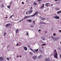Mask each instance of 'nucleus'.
I'll list each match as a JSON object with an SVG mask.
<instances>
[{
	"label": "nucleus",
	"instance_id": "obj_9",
	"mask_svg": "<svg viewBox=\"0 0 61 61\" xmlns=\"http://www.w3.org/2000/svg\"><path fill=\"white\" fill-rule=\"evenodd\" d=\"M46 6L47 7L49 6V3H47L45 4Z\"/></svg>",
	"mask_w": 61,
	"mask_h": 61
},
{
	"label": "nucleus",
	"instance_id": "obj_59",
	"mask_svg": "<svg viewBox=\"0 0 61 61\" xmlns=\"http://www.w3.org/2000/svg\"><path fill=\"white\" fill-rule=\"evenodd\" d=\"M20 56V57H21V56Z\"/></svg>",
	"mask_w": 61,
	"mask_h": 61
},
{
	"label": "nucleus",
	"instance_id": "obj_40",
	"mask_svg": "<svg viewBox=\"0 0 61 61\" xmlns=\"http://www.w3.org/2000/svg\"><path fill=\"white\" fill-rule=\"evenodd\" d=\"M33 24H35V21H33Z\"/></svg>",
	"mask_w": 61,
	"mask_h": 61
},
{
	"label": "nucleus",
	"instance_id": "obj_63",
	"mask_svg": "<svg viewBox=\"0 0 61 61\" xmlns=\"http://www.w3.org/2000/svg\"><path fill=\"white\" fill-rule=\"evenodd\" d=\"M10 58H11V57H10Z\"/></svg>",
	"mask_w": 61,
	"mask_h": 61
},
{
	"label": "nucleus",
	"instance_id": "obj_31",
	"mask_svg": "<svg viewBox=\"0 0 61 61\" xmlns=\"http://www.w3.org/2000/svg\"><path fill=\"white\" fill-rule=\"evenodd\" d=\"M46 44H43L41 45V46H46Z\"/></svg>",
	"mask_w": 61,
	"mask_h": 61
},
{
	"label": "nucleus",
	"instance_id": "obj_3",
	"mask_svg": "<svg viewBox=\"0 0 61 61\" xmlns=\"http://www.w3.org/2000/svg\"><path fill=\"white\" fill-rule=\"evenodd\" d=\"M58 55H57V53L56 52L55 53L54 55V57L55 58H57Z\"/></svg>",
	"mask_w": 61,
	"mask_h": 61
},
{
	"label": "nucleus",
	"instance_id": "obj_13",
	"mask_svg": "<svg viewBox=\"0 0 61 61\" xmlns=\"http://www.w3.org/2000/svg\"><path fill=\"white\" fill-rule=\"evenodd\" d=\"M41 57L42 56L40 55L38 57V59H40L41 58Z\"/></svg>",
	"mask_w": 61,
	"mask_h": 61
},
{
	"label": "nucleus",
	"instance_id": "obj_36",
	"mask_svg": "<svg viewBox=\"0 0 61 61\" xmlns=\"http://www.w3.org/2000/svg\"><path fill=\"white\" fill-rule=\"evenodd\" d=\"M13 16L14 15H11L10 17V18L12 19V16Z\"/></svg>",
	"mask_w": 61,
	"mask_h": 61
},
{
	"label": "nucleus",
	"instance_id": "obj_56",
	"mask_svg": "<svg viewBox=\"0 0 61 61\" xmlns=\"http://www.w3.org/2000/svg\"><path fill=\"white\" fill-rule=\"evenodd\" d=\"M55 1H57V0H54Z\"/></svg>",
	"mask_w": 61,
	"mask_h": 61
},
{
	"label": "nucleus",
	"instance_id": "obj_37",
	"mask_svg": "<svg viewBox=\"0 0 61 61\" xmlns=\"http://www.w3.org/2000/svg\"><path fill=\"white\" fill-rule=\"evenodd\" d=\"M21 3H22V4L23 5H24V4H25V3H24V2H22Z\"/></svg>",
	"mask_w": 61,
	"mask_h": 61
},
{
	"label": "nucleus",
	"instance_id": "obj_57",
	"mask_svg": "<svg viewBox=\"0 0 61 61\" xmlns=\"http://www.w3.org/2000/svg\"><path fill=\"white\" fill-rule=\"evenodd\" d=\"M41 48H42V49H43V46Z\"/></svg>",
	"mask_w": 61,
	"mask_h": 61
},
{
	"label": "nucleus",
	"instance_id": "obj_47",
	"mask_svg": "<svg viewBox=\"0 0 61 61\" xmlns=\"http://www.w3.org/2000/svg\"><path fill=\"white\" fill-rule=\"evenodd\" d=\"M16 45L17 46H18V43H17V44Z\"/></svg>",
	"mask_w": 61,
	"mask_h": 61
},
{
	"label": "nucleus",
	"instance_id": "obj_12",
	"mask_svg": "<svg viewBox=\"0 0 61 61\" xmlns=\"http://www.w3.org/2000/svg\"><path fill=\"white\" fill-rule=\"evenodd\" d=\"M33 11V10H29V13H32Z\"/></svg>",
	"mask_w": 61,
	"mask_h": 61
},
{
	"label": "nucleus",
	"instance_id": "obj_33",
	"mask_svg": "<svg viewBox=\"0 0 61 61\" xmlns=\"http://www.w3.org/2000/svg\"><path fill=\"white\" fill-rule=\"evenodd\" d=\"M51 38H52V39H54L55 38V37L52 36L51 37Z\"/></svg>",
	"mask_w": 61,
	"mask_h": 61
},
{
	"label": "nucleus",
	"instance_id": "obj_26",
	"mask_svg": "<svg viewBox=\"0 0 61 61\" xmlns=\"http://www.w3.org/2000/svg\"><path fill=\"white\" fill-rule=\"evenodd\" d=\"M41 38L42 39V40H44V41L46 40V39H45L43 38Z\"/></svg>",
	"mask_w": 61,
	"mask_h": 61
},
{
	"label": "nucleus",
	"instance_id": "obj_1",
	"mask_svg": "<svg viewBox=\"0 0 61 61\" xmlns=\"http://www.w3.org/2000/svg\"><path fill=\"white\" fill-rule=\"evenodd\" d=\"M39 13V12L38 11H37L35 13L34 15H32L25 16L24 17L23 19H26L27 18H29L30 17V16H31V17L35 16V15H37V14H38Z\"/></svg>",
	"mask_w": 61,
	"mask_h": 61
},
{
	"label": "nucleus",
	"instance_id": "obj_38",
	"mask_svg": "<svg viewBox=\"0 0 61 61\" xmlns=\"http://www.w3.org/2000/svg\"><path fill=\"white\" fill-rule=\"evenodd\" d=\"M32 52H34V53H35V54H36V52L35 51H33Z\"/></svg>",
	"mask_w": 61,
	"mask_h": 61
},
{
	"label": "nucleus",
	"instance_id": "obj_61",
	"mask_svg": "<svg viewBox=\"0 0 61 61\" xmlns=\"http://www.w3.org/2000/svg\"><path fill=\"white\" fill-rule=\"evenodd\" d=\"M49 19V18H48L47 19H47Z\"/></svg>",
	"mask_w": 61,
	"mask_h": 61
},
{
	"label": "nucleus",
	"instance_id": "obj_32",
	"mask_svg": "<svg viewBox=\"0 0 61 61\" xmlns=\"http://www.w3.org/2000/svg\"><path fill=\"white\" fill-rule=\"evenodd\" d=\"M30 50H31L32 51H33V50L32 49V48H30Z\"/></svg>",
	"mask_w": 61,
	"mask_h": 61
},
{
	"label": "nucleus",
	"instance_id": "obj_17",
	"mask_svg": "<svg viewBox=\"0 0 61 61\" xmlns=\"http://www.w3.org/2000/svg\"><path fill=\"white\" fill-rule=\"evenodd\" d=\"M29 54L30 55L32 56V55H33V52H30Z\"/></svg>",
	"mask_w": 61,
	"mask_h": 61
},
{
	"label": "nucleus",
	"instance_id": "obj_53",
	"mask_svg": "<svg viewBox=\"0 0 61 61\" xmlns=\"http://www.w3.org/2000/svg\"><path fill=\"white\" fill-rule=\"evenodd\" d=\"M60 58H61V54L60 55Z\"/></svg>",
	"mask_w": 61,
	"mask_h": 61
},
{
	"label": "nucleus",
	"instance_id": "obj_30",
	"mask_svg": "<svg viewBox=\"0 0 61 61\" xmlns=\"http://www.w3.org/2000/svg\"><path fill=\"white\" fill-rule=\"evenodd\" d=\"M31 8H30V10H32L33 9V7H31Z\"/></svg>",
	"mask_w": 61,
	"mask_h": 61
},
{
	"label": "nucleus",
	"instance_id": "obj_60",
	"mask_svg": "<svg viewBox=\"0 0 61 61\" xmlns=\"http://www.w3.org/2000/svg\"><path fill=\"white\" fill-rule=\"evenodd\" d=\"M39 4H41V2H39Z\"/></svg>",
	"mask_w": 61,
	"mask_h": 61
},
{
	"label": "nucleus",
	"instance_id": "obj_54",
	"mask_svg": "<svg viewBox=\"0 0 61 61\" xmlns=\"http://www.w3.org/2000/svg\"><path fill=\"white\" fill-rule=\"evenodd\" d=\"M41 31V30L40 29L38 30V31Z\"/></svg>",
	"mask_w": 61,
	"mask_h": 61
},
{
	"label": "nucleus",
	"instance_id": "obj_24",
	"mask_svg": "<svg viewBox=\"0 0 61 61\" xmlns=\"http://www.w3.org/2000/svg\"><path fill=\"white\" fill-rule=\"evenodd\" d=\"M7 7L9 9H10V5H8L7 6Z\"/></svg>",
	"mask_w": 61,
	"mask_h": 61
},
{
	"label": "nucleus",
	"instance_id": "obj_28",
	"mask_svg": "<svg viewBox=\"0 0 61 61\" xmlns=\"http://www.w3.org/2000/svg\"><path fill=\"white\" fill-rule=\"evenodd\" d=\"M23 20H24V19H22L21 20H20L19 21V22H21V21H23Z\"/></svg>",
	"mask_w": 61,
	"mask_h": 61
},
{
	"label": "nucleus",
	"instance_id": "obj_27",
	"mask_svg": "<svg viewBox=\"0 0 61 61\" xmlns=\"http://www.w3.org/2000/svg\"><path fill=\"white\" fill-rule=\"evenodd\" d=\"M55 40H57L58 39H57V38L56 37H55Z\"/></svg>",
	"mask_w": 61,
	"mask_h": 61
},
{
	"label": "nucleus",
	"instance_id": "obj_22",
	"mask_svg": "<svg viewBox=\"0 0 61 61\" xmlns=\"http://www.w3.org/2000/svg\"><path fill=\"white\" fill-rule=\"evenodd\" d=\"M6 33L5 32H4V36H6Z\"/></svg>",
	"mask_w": 61,
	"mask_h": 61
},
{
	"label": "nucleus",
	"instance_id": "obj_2",
	"mask_svg": "<svg viewBox=\"0 0 61 61\" xmlns=\"http://www.w3.org/2000/svg\"><path fill=\"white\" fill-rule=\"evenodd\" d=\"M53 17L54 19H58L60 18V17L58 16L57 15L55 16H53Z\"/></svg>",
	"mask_w": 61,
	"mask_h": 61
},
{
	"label": "nucleus",
	"instance_id": "obj_16",
	"mask_svg": "<svg viewBox=\"0 0 61 61\" xmlns=\"http://www.w3.org/2000/svg\"><path fill=\"white\" fill-rule=\"evenodd\" d=\"M18 30L19 29H17L16 30L15 32L16 33H18Z\"/></svg>",
	"mask_w": 61,
	"mask_h": 61
},
{
	"label": "nucleus",
	"instance_id": "obj_23",
	"mask_svg": "<svg viewBox=\"0 0 61 61\" xmlns=\"http://www.w3.org/2000/svg\"><path fill=\"white\" fill-rule=\"evenodd\" d=\"M1 7H2V8H3V7H4V5H3V4L2 5H1Z\"/></svg>",
	"mask_w": 61,
	"mask_h": 61
},
{
	"label": "nucleus",
	"instance_id": "obj_11",
	"mask_svg": "<svg viewBox=\"0 0 61 61\" xmlns=\"http://www.w3.org/2000/svg\"><path fill=\"white\" fill-rule=\"evenodd\" d=\"M45 61H50V59L49 58H47L45 59Z\"/></svg>",
	"mask_w": 61,
	"mask_h": 61
},
{
	"label": "nucleus",
	"instance_id": "obj_55",
	"mask_svg": "<svg viewBox=\"0 0 61 61\" xmlns=\"http://www.w3.org/2000/svg\"><path fill=\"white\" fill-rule=\"evenodd\" d=\"M19 57V56H17V57L18 58V57Z\"/></svg>",
	"mask_w": 61,
	"mask_h": 61
},
{
	"label": "nucleus",
	"instance_id": "obj_5",
	"mask_svg": "<svg viewBox=\"0 0 61 61\" xmlns=\"http://www.w3.org/2000/svg\"><path fill=\"white\" fill-rule=\"evenodd\" d=\"M32 58L33 59H34V60H36V56H33Z\"/></svg>",
	"mask_w": 61,
	"mask_h": 61
},
{
	"label": "nucleus",
	"instance_id": "obj_35",
	"mask_svg": "<svg viewBox=\"0 0 61 61\" xmlns=\"http://www.w3.org/2000/svg\"><path fill=\"white\" fill-rule=\"evenodd\" d=\"M43 7H44L42 6L40 8L41 9H42V8H43Z\"/></svg>",
	"mask_w": 61,
	"mask_h": 61
},
{
	"label": "nucleus",
	"instance_id": "obj_20",
	"mask_svg": "<svg viewBox=\"0 0 61 61\" xmlns=\"http://www.w3.org/2000/svg\"><path fill=\"white\" fill-rule=\"evenodd\" d=\"M27 21H28L29 22H32V20H27Z\"/></svg>",
	"mask_w": 61,
	"mask_h": 61
},
{
	"label": "nucleus",
	"instance_id": "obj_21",
	"mask_svg": "<svg viewBox=\"0 0 61 61\" xmlns=\"http://www.w3.org/2000/svg\"><path fill=\"white\" fill-rule=\"evenodd\" d=\"M39 49H37L36 50H34V51H36V52H37L38 51Z\"/></svg>",
	"mask_w": 61,
	"mask_h": 61
},
{
	"label": "nucleus",
	"instance_id": "obj_46",
	"mask_svg": "<svg viewBox=\"0 0 61 61\" xmlns=\"http://www.w3.org/2000/svg\"><path fill=\"white\" fill-rule=\"evenodd\" d=\"M12 4V2H10V5H11Z\"/></svg>",
	"mask_w": 61,
	"mask_h": 61
},
{
	"label": "nucleus",
	"instance_id": "obj_42",
	"mask_svg": "<svg viewBox=\"0 0 61 61\" xmlns=\"http://www.w3.org/2000/svg\"><path fill=\"white\" fill-rule=\"evenodd\" d=\"M38 1H39V2H40L41 1H42V0H38Z\"/></svg>",
	"mask_w": 61,
	"mask_h": 61
},
{
	"label": "nucleus",
	"instance_id": "obj_34",
	"mask_svg": "<svg viewBox=\"0 0 61 61\" xmlns=\"http://www.w3.org/2000/svg\"><path fill=\"white\" fill-rule=\"evenodd\" d=\"M53 36H56V33H54L53 34Z\"/></svg>",
	"mask_w": 61,
	"mask_h": 61
},
{
	"label": "nucleus",
	"instance_id": "obj_19",
	"mask_svg": "<svg viewBox=\"0 0 61 61\" xmlns=\"http://www.w3.org/2000/svg\"><path fill=\"white\" fill-rule=\"evenodd\" d=\"M30 27H32V28L34 27V25L32 24L31 25H30Z\"/></svg>",
	"mask_w": 61,
	"mask_h": 61
},
{
	"label": "nucleus",
	"instance_id": "obj_51",
	"mask_svg": "<svg viewBox=\"0 0 61 61\" xmlns=\"http://www.w3.org/2000/svg\"><path fill=\"white\" fill-rule=\"evenodd\" d=\"M44 23H43V24H46V23H45L44 22Z\"/></svg>",
	"mask_w": 61,
	"mask_h": 61
},
{
	"label": "nucleus",
	"instance_id": "obj_58",
	"mask_svg": "<svg viewBox=\"0 0 61 61\" xmlns=\"http://www.w3.org/2000/svg\"><path fill=\"white\" fill-rule=\"evenodd\" d=\"M40 27H42V25H41L40 26Z\"/></svg>",
	"mask_w": 61,
	"mask_h": 61
},
{
	"label": "nucleus",
	"instance_id": "obj_15",
	"mask_svg": "<svg viewBox=\"0 0 61 61\" xmlns=\"http://www.w3.org/2000/svg\"><path fill=\"white\" fill-rule=\"evenodd\" d=\"M61 13V11L60 10L59 11H58L57 12V14H60V13Z\"/></svg>",
	"mask_w": 61,
	"mask_h": 61
},
{
	"label": "nucleus",
	"instance_id": "obj_18",
	"mask_svg": "<svg viewBox=\"0 0 61 61\" xmlns=\"http://www.w3.org/2000/svg\"><path fill=\"white\" fill-rule=\"evenodd\" d=\"M44 22L42 21H41L40 22V24L41 25V24H44Z\"/></svg>",
	"mask_w": 61,
	"mask_h": 61
},
{
	"label": "nucleus",
	"instance_id": "obj_41",
	"mask_svg": "<svg viewBox=\"0 0 61 61\" xmlns=\"http://www.w3.org/2000/svg\"><path fill=\"white\" fill-rule=\"evenodd\" d=\"M54 52H55L56 53V52L57 53L56 51V50H54Z\"/></svg>",
	"mask_w": 61,
	"mask_h": 61
},
{
	"label": "nucleus",
	"instance_id": "obj_7",
	"mask_svg": "<svg viewBox=\"0 0 61 61\" xmlns=\"http://www.w3.org/2000/svg\"><path fill=\"white\" fill-rule=\"evenodd\" d=\"M11 25V24L10 23L8 24H7L5 25V26L6 27H8V26H10V25Z\"/></svg>",
	"mask_w": 61,
	"mask_h": 61
},
{
	"label": "nucleus",
	"instance_id": "obj_6",
	"mask_svg": "<svg viewBox=\"0 0 61 61\" xmlns=\"http://www.w3.org/2000/svg\"><path fill=\"white\" fill-rule=\"evenodd\" d=\"M4 59V58L2 57L1 56L0 57V61H3Z\"/></svg>",
	"mask_w": 61,
	"mask_h": 61
},
{
	"label": "nucleus",
	"instance_id": "obj_48",
	"mask_svg": "<svg viewBox=\"0 0 61 61\" xmlns=\"http://www.w3.org/2000/svg\"><path fill=\"white\" fill-rule=\"evenodd\" d=\"M28 13V12H26V15H27V14Z\"/></svg>",
	"mask_w": 61,
	"mask_h": 61
},
{
	"label": "nucleus",
	"instance_id": "obj_10",
	"mask_svg": "<svg viewBox=\"0 0 61 61\" xmlns=\"http://www.w3.org/2000/svg\"><path fill=\"white\" fill-rule=\"evenodd\" d=\"M41 20L43 21L44 20V19H46V18L42 17H41Z\"/></svg>",
	"mask_w": 61,
	"mask_h": 61
},
{
	"label": "nucleus",
	"instance_id": "obj_44",
	"mask_svg": "<svg viewBox=\"0 0 61 61\" xmlns=\"http://www.w3.org/2000/svg\"><path fill=\"white\" fill-rule=\"evenodd\" d=\"M53 6V5L52 4L51 5H50V6Z\"/></svg>",
	"mask_w": 61,
	"mask_h": 61
},
{
	"label": "nucleus",
	"instance_id": "obj_14",
	"mask_svg": "<svg viewBox=\"0 0 61 61\" xmlns=\"http://www.w3.org/2000/svg\"><path fill=\"white\" fill-rule=\"evenodd\" d=\"M33 5H37V3H36V2H34Z\"/></svg>",
	"mask_w": 61,
	"mask_h": 61
},
{
	"label": "nucleus",
	"instance_id": "obj_8",
	"mask_svg": "<svg viewBox=\"0 0 61 61\" xmlns=\"http://www.w3.org/2000/svg\"><path fill=\"white\" fill-rule=\"evenodd\" d=\"M55 9L56 11H57V10H60V8L57 7H56L55 8Z\"/></svg>",
	"mask_w": 61,
	"mask_h": 61
},
{
	"label": "nucleus",
	"instance_id": "obj_25",
	"mask_svg": "<svg viewBox=\"0 0 61 61\" xmlns=\"http://www.w3.org/2000/svg\"><path fill=\"white\" fill-rule=\"evenodd\" d=\"M6 59L7 60H8V61H9V58L8 57L6 58Z\"/></svg>",
	"mask_w": 61,
	"mask_h": 61
},
{
	"label": "nucleus",
	"instance_id": "obj_43",
	"mask_svg": "<svg viewBox=\"0 0 61 61\" xmlns=\"http://www.w3.org/2000/svg\"><path fill=\"white\" fill-rule=\"evenodd\" d=\"M45 33H47V31H45Z\"/></svg>",
	"mask_w": 61,
	"mask_h": 61
},
{
	"label": "nucleus",
	"instance_id": "obj_62",
	"mask_svg": "<svg viewBox=\"0 0 61 61\" xmlns=\"http://www.w3.org/2000/svg\"><path fill=\"white\" fill-rule=\"evenodd\" d=\"M60 43L61 44V42H60Z\"/></svg>",
	"mask_w": 61,
	"mask_h": 61
},
{
	"label": "nucleus",
	"instance_id": "obj_29",
	"mask_svg": "<svg viewBox=\"0 0 61 61\" xmlns=\"http://www.w3.org/2000/svg\"><path fill=\"white\" fill-rule=\"evenodd\" d=\"M56 3L58 5H59V4H60V2H57Z\"/></svg>",
	"mask_w": 61,
	"mask_h": 61
},
{
	"label": "nucleus",
	"instance_id": "obj_49",
	"mask_svg": "<svg viewBox=\"0 0 61 61\" xmlns=\"http://www.w3.org/2000/svg\"><path fill=\"white\" fill-rule=\"evenodd\" d=\"M59 31L60 32H61V30H59Z\"/></svg>",
	"mask_w": 61,
	"mask_h": 61
},
{
	"label": "nucleus",
	"instance_id": "obj_45",
	"mask_svg": "<svg viewBox=\"0 0 61 61\" xmlns=\"http://www.w3.org/2000/svg\"><path fill=\"white\" fill-rule=\"evenodd\" d=\"M26 34L27 35V36H28L29 35H28V33L27 32V34Z\"/></svg>",
	"mask_w": 61,
	"mask_h": 61
},
{
	"label": "nucleus",
	"instance_id": "obj_52",
	"mask_svg": "<svg viewBox=\"0 0 61 61\" xmlns=\"http://www.w3.org/2000/svg\"><path fill=\"white\" fill-rule=\"evenodd\" d=\"M30 14H31V13H28V15H30Z\"/></svg>",
	"mask_w": 61,
	"mask_h": 61
},
{
	"label": "nucleus",
	"instance_id": "obj_4",
	"mask_svg": "<svg viewBox=\"0 0 61 61\" xmlns=\"http://www.w3.org/2000/svg\"><path fill=\"white\" fill-rule=\"evenodd\" d=\"M23 49L25 51H27V48L26 47L24 46L23 47Z\"/></svg>",
	"mask_w": 61,
	"mask_h": 61
},
{
	"label": "nucleus",
	"instance_id": "obj_50",
	"mask_svg": "<svg viewBox=\"0 0 61 61\" xmlns=\"http://www.w3.org/2000/svg\"><path fill=\"white\" fill-rule=\"evenodd\" d=\"M8 18V17H5V18L6 19V18Z\"/></svg>",
	"mask_w": 61,
	"mask_h": 61
},
{
	"label": "nucleus",
	"instance_id": "obj_39",
	"mask_svg": "<svg viewBox=\"0 0 61 61\" xmlns=\"http://www.w3.org/2000/svg\"><path fill=\"white\" fill-rule=\"evenodd\" d=\"M44 6H45V5L44 4H43L42 6L43 7H44Z\"/></svg>",
	"mask_w": 61,
	"mask_h": 61
}]
</instances>
